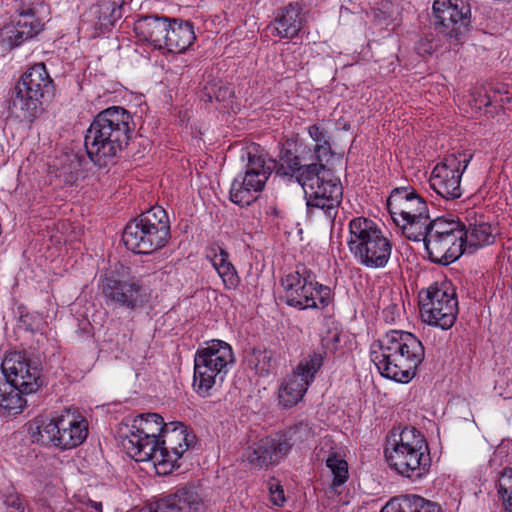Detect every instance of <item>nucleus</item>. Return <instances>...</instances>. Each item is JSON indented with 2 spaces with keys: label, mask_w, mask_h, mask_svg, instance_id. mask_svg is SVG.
I'll return each instance as SVG.
<instances>
[{
  "label": "nucleus",
  "mask_w": 512,
  "mask_h": 512,
  "mask_svg": "<svg viewBox=\"0 0 512 512\" xmlns=\"http://www.w3.org/2000/svg\"><path fill=\"white\" fill-rule=\"evenodd\" d=\"M464 231L462 240L465 252L473 253L476 249L493 244L495 241L492 226L485 222L469 224L468 228L464 226Z\"/></svg>",
  "instance_id": "nucleus-32"
},
{
  "label": "nucleus",
  "mask_w": 512,
  "mask_h": 512,
  "mask_svg": "<svg viewBox=\"0 0 512 512\" xmlns=\"http://www.w3.org/2000/svg\"><path fill=\"white\" fill-rule=\"evenodd\" d=\"M470 158L465 155H448L438 163L429 178L430 187L446 200L458 199L462 196L461 177L468 166Z\"/></svg>",
  "instance_id": "nucleus-17"
},
{
  "label": "nucleus",
  "mask_w": 512,
  "mask_h": 512,
  "mask_svg": "<svg viewBox=\"0 0 512 512\" xmlns=\"http://www.w3.org/2000/svg\"><path fill=\"white\" fill-rule=\"evenodd\" d=\"M102 292L106 299L128 309H134L143 303L145 289L138 279H118L114 273L105 276L102 282Z\"/></svg>",
  "instance_id": "nucleus-21"
},
{
  "label": "nucleus",
  "mask_w": 512,
  "mask_h": 512,
  "mask_svg": "<svg viewBox=\"0 0 512 512\" xmlns=\"http://www.w3.org/2000/svg\"><path fill=\"white\" fill-rule=\"evenodd\" d=\"M291 449L287 439L271 436L250 440L243 454L249 465L256 469H267L276 465L280 459Z\"/></svg>",
  "instance_id": "nucleus-19"
},
{
  "label": "nucleus",
  "mask_w": 512,
  "mask_h": 512,
  "mask_svg": "<svg viewBox=\"0 0 512 512\" xmlns=\"http://www.w3.org/2000/svg\"><path fill=\"white\" fill-rule=\"evenodd\" d=\"M78 335L79 337L83 338V332H85L86 335L90 334V324L87 321L81 320L79 322V329H78Z\"/></svg>",
  "instance_id": "nucleus-48"
},
{
  "label": "nucleus",
  "mask_w": 512,
  "mask_h": 512,
  "mask_svg": "<svg viewBox=\"0 0 512 512\" xmlns=\"http://www.w3.org/2000/svg\"><path fill=\"white\" fill-rule=\"evenodd\" d=\"M54 95V83L44 63L30 67L15 86L9 102L10 116L32 123L44 112V103Z\"/></svg>",
  "instance_id": "nucleus-2"
},
{
  "label": "nucleus",
  "mask_w": 512,
  "mask_h": 512,
  "mask_svg": "<svg viewBox=\"0 0 512 512\" xmlns=\"http://www.w3.org/2000/svg\"><path fill=\"white\" fill-rule=\"evenodd\" d=\"M500 94V92L498 93V95ZM506 102H510V97L506 96L505 98L504 97H499L498 96V102L496 104H500L501 106L506 103Z\"/></svg>",
  "instance_id": "nucleus-50"
},
{
  "label": "nucleus",
  "mask_w": 512,
  "mask_h": 512,
  "mask_svg": "<svg viewBox=\"0 0 512 512\" xmlns=\"http://www.w3.org/2000/svg\"><path fill=\"white\" fill-rule=\"evenodd\" d=\"M436 48L437 44L434 43V39L431 34L421 37L415 44V51L421 57L430 56Z\"/></svg>",
  "instance_id": "nucleus-43"
},
{
  "label": "nucleus",
  "mask_w": 512,
  "mask_h": 512,
  "mask_svg": "<svg viewBox=\"0 0 512 512\" xmlns=\"http://www.w3.org/2000/svg\"><path fill=\"white\" fill-rule=\"evenodd\" d=\"M271 501L277 506H282L285 502L284 491L280 485L270 486Z\"/></svg>",
  "instance_id": "nucleus-45"
},
{
  "label": "nucleus",
  "mask_w": 512,
  "mask_h": 512,
  "mask_svg": "<svg viewBox=\"0 0 512 512\" xmlns=\"http://www.w3.org/2000/svg\"><path fill=\"white\" fill-rule=\"evenodd\" d=\"M194 439L195 435L189 433L183 423L171 422L167 424L150 460L163 470L162 473L171 472L179 467L176 464L178 459L187 451Z\"/></svg>",
  "instance_id": "nucleus-14"
},
{
  "label": "nucleus",
  "mask_w": 512,
  "mask_h": 512,
  "mask_svg": "<svg viewBox=\"0 0 512 512\" xmlns=\"http://www.w3.org/2000/svg\"><path fill=\"white\" fill-rule=\"evenodd\" d=\"M166 38L167 45H164L163 49H167L170 53L186 51L196 39L193 24L189 21L172 18Z\"/></svg>",
  "instance_id": "nucleus-28"
},
{
  "label": "nucleus",
  "mask_w": 512,
  "mask_h": 512,
  "mask_svg": "<svg viewBox=\"0 0 512 512\" xmlns=\"http://www.w3.org/2000/svg\"><path fill=\"white\" fill-rule=\"evenodd\" d=\"M18 20L15 26L6 28L3 42L10 48L21 45L24 41L33 38L43 29V22L37 17L34 7H19Z\"/></svg>",
  "instance_id": "nucleus-23"
},
{
  "label": "nucleus",
  "mask_w": 512,
  "mask_h": 512,
  "mask_svg": "<svg viewBox=\"0 0 512 512\" xmlns=\"http://www.w3.org/2000/svg\"><path fill=\"white\" fill-rule=\"evenodd\" d=\"M403 235L413 241H423L426 245V239L430 237V215L425 213L424 218L411 217L409 219L399 220L398 225Z\"/></svg>",
  "instance_id": "nucleus-33"
},
{
  "label": "nucleus",
  "mask_w": 512,
  "mask_h": 512,
  "mask_svg": "<svg viewBox=\"0 0 512 512\" xmlns=\"http://www.w3.org/2000/svg\"><path fill=\"white\" fill-rule=\"evenodd\" d=\"M77 162L70 160V163H64L57 169L56 177L63 178V181L67 184H72L77 179Z\"/></svg>",
  "instance_id": "nucleus-42"
},
{
  "label": "nucleus",
  "mask_w": 512,
  "mask_h": 512,
  "mask_svg": "<svg viewBox=\"0 0 512 512\" xmlns=\"http://www.w3.org/2000/svg\"><path fill=\"white\" fill-rule=\"evenodd\" d=\"M347 244L357 262L372 269L384 268L392 252L390 240L374 221L365 217L350 221Z\"/></svg>",
  "instance_id": "nucleus-4"
},
{
  "label": "nucleus",
  "mask_w": 512,
  "mask_h": 512,
  "mask_svg": "<svg viewBox=\"0 0 512 512\" xmlns=\"http://www.w3.org/2000/svg\"><path fill=\"white\" fill-rule=\"evenodd\" d=\"M130 113L120 106L99 112L88 127L84 146L89 159L99 167H106L128 146L133 132Z\"/></svg>",
  "instance_id": "nucleus-1"
},
{
  "label": "nucleus",
  "mask_w": 512,
  "mask_h": 512,
  "mask_svg": "<svg viewBox=\"0 0 512 512\" xmlns=\"http://www.w3.org/2000/svg\"><path fill=\"white\" fill-rule=\"evenodd\" d=\"M325 351H314L301 360L279 389V402L285 408L295 406L303 397L315 374L323 365Z\"/></svg>",
  "instance_id": "nucleus-15"
},
{
  "label": "nucleus",
  "mask_w": 512,
  "mask_h": 512,
  "mask_svg": "<svg viewBox=\"0 0 512 512\" xmlns=\"http://www.w3.org/2000/svg\"><path fill=\"white\" fill-rule=\"evenodd\" d=\"M137 512H161L159 509V499L154 504L150 503L139 508Z\"/></svg>",
  "instance_id": "nucleus-47"
},
{
  "label": "nucleus",
  "mask_w": 512,
  "mask_h": 512,
  "mask_svg": "<svg viewBox=\"0 0 512 512\" xmlns=\"http://www.w3.org/2000/svg\"><path fill=\"white\" fill-rule=\"evenodd\" d=\"M217 249L219 253H216V249H212L211 252H213V255H209L211 257L212 264L216 271H218L219 268H223L231 263L228 261V253L221 247H217Z\"/></svg>",
  "instance_id": "nucleus-44"
},
{
  "label": "nucleus",
  "mask_w": 512,
  "mask_h": 512,
  "mask_svg": "<svg viewBox=\"0 0 512 512\" xmlns=\"http://www.w3.org/2000/svg\"><path fill=\"white\" fill-rule=\"evenodd\" d=\"M380 512H442L436 502L419 495H400L388 501Z\"/></svg>",
  "instance_id": "nucleus-29"
},
{
  "label": "nucleus",
  "mask_w": 512,
  "mask_h": 512,
  "mask_svg": "<svg viewBox=\"0 0 512 512\" xmlns=\"http://www.w3.org/2000/svg\"><path fill=\"white\" fill-rule=\"evenodd\" d=\"M384 454L390 468L409 479L421 478L430 467L428 450L387 446Z\"/></svg>",
  "instance_id": "nucleus-18"
},
{
  "label": "nucleus",
  "mask_w": 512,
  "mask_h": 512,
  "mask_svg": "<svg viewBox=\"0 0 512 512\" xmlns=\"http://www.w3.org/2000/svg\"><path fill=\"white\" fill-rule=\"evenodd\" d=\"M386 334L400 346L399 355L402 358L410 359L413 366H420L425 358V349L415 335L402 330H390Z\"/></svg>",
  "instance_id": "nucleus-31"
},
{
  "label": "nucleus",
  "mask_w": 512,
  "mask_h": 512,
  "mask_svg": "<svg viewBox=\"0 0 512 512\" xmlns=\"http://www.w3.org/2000/svg\"><path fill=\"white\" fill-rule=\"evenodd\" d=\"M433 25L450 43H462L471 27L469 0H434Z\"/></svg>",
  "instance_id": "nucleus-11"
},
{
  "label": "nucleus",
  "mask_w": 512,
  "mask_h": 512,
  "mask_svg": "<svg viewBox=\"0 0 512 512\" xmlns=\"http://www.w3.org/2000/svg\"><path fill=\"white\" fill-rule=\"evenodd\" d=\"M419 307L423 322L450 329L458 313V301L453 290L446 284L434 283L419 293Z\"/></svg>",
  "instance_id": "nucleus-9"
},
{
  "label": "nucleus",
  "mask_w": 512,
  "mask_h": 512,
  "mask_svg": "<svg viewBox=\"0 0 512 512\" xmlns=\"http://www.w3.org/2000/svg\"><path fill=\"white\" fill-rule=\"evenodd\" d=\"M378 344L380 351H373L371 357L380 374L400 383L411 381L418 367L413 366L410 359L399 355L400 346L394 339L385 334L378 340Z\"/></svg>",
  "instance_id": "nucleus-16"
},
{
  "label": "nucleus",
  "mask_w": 512,
  "mask_h": 512,
  "mask_svg": "<svg viewBox=\"0 0 512 512\" xmlns=\"http://www.w3.org/2000/svg\"><path fill=\"white\" fill-rule=\"evenodd\" d=\"M497 487L503 504L510 502L512 499V468L503 469L498 478Z\"/></svg>",
  "instance_id": "nucleus-39"
},
{
  "label": "nucleus",
  "mask_w": 512,
  "mask_h": 512,
  "mask_svg": "<svg viewBox=\"0 0 512 512\" xmlns=\"http://www.w3.org/2000/svg\"><path fill=\"white\" fill-rule=\"evenodd\" d=\"M3 386H12L24 393H36L44 384L42 368L38 360L22 352H11L4 358L1 370Z\"/></svg>",
  "instance_id": "nucleus-13"
},
{
  "label": "nucleus",
  "mask_w": 512,
  "mask_h": 512,
  "mask_svg": "<svg viewBox=\"0 0 512 512\" xmlns=\"http://www.w3.org/2000/svg\"><path fill=\"white\" fill-rule=\"evenodd\" d=\"M169 237V218L161 206L151 207L129 221L122 233L124 245L135 254H151L163 248Z\"/></svg>",
  "instance_id": "nucleus-3"
},
{
  "label": "nucleus",
  "mask_w": 512,
  "mask_h": 512,
  "mask_svg": "<svg viewBox=\"0 0 512 512\" xmlns=\"http://www.w3.org/2000/svg\"><path fill=\"white\" fill-rule=\"evenodd\" d=\"M91 506L99 511V512H102V503L101 502H95V501H91Z\"/></svg>",
  "instance_id": "nucleus-49"
},
{
  "label": "nucleus",
  "mask_w": 512,
  "mask_h": 512,
  "mask_svg": "<svg viewBox=\"0 0 512 512\" xmlns=\"http://www.w3.org/2000/svg\"><path fill=\"white\" fill-rule=\"evenodd\" d=\"M32 442L62 450L81 445L88 436V423L80 415L66 411L53 419H40L29 425Z\"/></svg>",
  "instance_id": "nucleus-5"
},
{
  "label": "nucleus",
  "mask_w": 512,
  "mask_h": 512,
  "mask_svg": "<svg viewBox=\"0 0 512 512\" xmlns=\"http://www.w3.org/2000/svg\"><path fill=\"white\" fill-rule=\"evenodd\" d=\"M303 155H306V152L296 155L284 146L279 154L277 174L295 178L297 183L304 185L305 179L316 175L314 171H316L317 163L314 161L305 162Z\"/></svg>",
  "instance_id": "nucleus-25"
},
{
  "label": "nucleus",
  "mask_w": 512,
  "mask_h": 512,
  "mask_svg": "<svg viewBox=\"0 0 512 512\" xmlns=\"http://www.w3.org/2000/svg\"><path fill=\"white\" fill-rule=\"evenodd\" d=\"M287 305L305 310L324 309L332 301L330 287L316 281L315 274L304 264H298L294 272L281 280Z\"/></svg>",
  "instance_id": "nucleus-6"
},
{
  "label": "nucleus",
  "mask_w": 512,
  "mask_h": 512,
  "mask_svg": "<svg viewBox=\"0 0 512 512\" xmlns=\"http://www.w3.org/2000/svg\"><path fill=\"white\" fill-rule=\"evenodd\" d=\"M161 512H203V500L192 486H183L159 499Z\"/></svg>",
  "instance_id": "nucleus-26"
},
{
  "label": "nucleus",
  "mask_w": 512,
  "mask_h": 512,
  "mask_svg": "<svg viewBox=\"0 0 512 512\" xmlns=\"http://www.w3.org/2000/svg\"><path fill=\"white\" fill-rule=\"evenodd\" d=\"M234 363L231 346L222 340H212L206 347L197 350L194 357L193 386L203 397L219 379L221 382L227 373V367Z\"/></svg>",
  "instance_id": "nucleus-7"
},
{
  "label": "nucleus",
  "mask_w": 512,
  "mask_h": 512,
  "mask_svg": "<svg viewBox=\"0 0 512 512\" xmlns=\"http://www.w3.org/2000/svg\"><path fill=\"white\" fill-rule=\"evenodd\" d=\"M388 211L395 222L416 217L423 219L429 212L425 199L412 186L394 188L387 199Z\"/></svg>",
  "instance_id": "nucleus-20"
},
{
  "label": "nucleus",
  "mask_w": 512,
  "mask_h": 512,
  "mask_svg": "<svg viewBox=\"0 0 512 512\" xmlns=\"http://www.w3.org/2000/svg\"><path fill=\"white\" fill-rule=\"evenodd\" d=\"M171 18L147 15L136 21L134 31L141 41L150 43L156 49L167 45L168 28Z\"/></svg>",
  "instance_id": "nucleus-24"
},
{
  "label": "nucleus",
  "mask_w": 512,
  "mask_h": 512,
  "mask_svg": "<svg viewBox=\"0 0 512 512\" xmlns=\"http://www.w3.org/2000/svg\"><path fill=\"white\" fill-rule=\"evenodd\" d=\"M273 27L275 34L281 38H293L303 26L301 8L297 4H289L279 10Z\"/></svg>",
  "instance_id": "nucleus-30"
},
{
  "label": "nucleus",
  "mask_w": 512,
  "mask_h": 512,
  "mask_svg": "<svg viewBox=\"0 0 512 512\" xmlns=\"http://www.w3.org/2000/svg\"><path fill=\"white\" fill-rule=\"evenodd\" d=\"M456 231H464V224L458 220L443 217L430 219V237L455 235Z\"/></svg>",
  "instance_id": "nucleus-37"
},
{
  "label": "nucleus",
  "mask_w": 512,
  "mask_h": 512,
  "mask_svg": "<svg viewBox=\"0 0 512 512\" xmlns=\"http://www.w3.org/2000/svg\"><path fill=\"white\" fill-rule=\"evenodd\" d=\"M166 426L160 414H140L130 427L126 425L128 432L120 435L122 446L135 461H150Z\"/></svg>",
  "instance_id": "nucleus-8"
},
{
  "label": "nucleus",
  "mask_w": 512,
  "mask_h": 512,
  "mask_svg": "<svg viewBox=\"0 0 512 512\" xmlns=\"http://www.w3.org/2000/svg\"><path fill=\"white\" fill-rule=\"evenodd\" d=\"M247 365L261 376L268 375L276 366L274 352L267 348H252L246 354Z\"/></svg>",
  "instance_id": "nucleus-34"
},
{
  "label": "nucleus",
  "mask_w": 512,
  "mask_h": 512,
  "mask_svg": "<svg viewBox=\"0 0 512 512\" xmlns=\"http://www.w3.org/2000/svg\"><path fill=\"white\" fill-rule=\"evenodd\" d=\"M499 90H494L493 93L487 91L477 90L473 96L474 107L481 109L482 107H489L498 102Z\"/></svg>",
  "instance_id": "nucleus-41"
},
{
  "label": "nucleus",
  "mask_w": 512,
  "mask_h": 512,
  "mask_svg": "<svg viewBox=\"0 0 512 512\" xmlns=\"http://www.w3.org/2000/svg\"><path fill=\"white\" fill-rule=\"evenodd\" d=\"M4 503L8 508L24 509L20 497L17 493L11 492L5 495Z\"/></svg>",
  "instance_id": "nucleus-46"
},
{
  "label": "nucleus",
  "mask_w": 512,
  "mask_h": 512,
  "mask_svg": "<svg viewBox=\"0 0 512 512\" xmlns=\"http://www.w3.org/2000/svg\"><path fill=\"white\" fill-rule=\"evenodd\" d=\"M316 175L305 179L301 185L305 192L308 209L318 208L323 210L328 219L333 220L337 215V207L341 203L343 187L339 179L335 178L326 164L317 163Z\"/></svg>",
  "instance_id": "nucleus-10"
},
{
  "label": "nucleus",
  "mask_w": 512,
  "mask_h": 512,
  "mask_svg": "<svg viewBox=\"0 0 512 512\" xmlns=\"http://www.w3.org/2000/svg\"><path fill=\"white\" fill-rule=\"evenodd\" d=\"M326 466L331 470L334 476V486H340L346 482L348 478V465L345 460L338 458L336 455H332L326 460Z\"/></svg>",
  "instance_id": "nucleus-38"
},
{
  "label": "nucleus",
  "mask_w": 512,
  "mask_h": 512,
  "mask_svg": "<svg viewBox=\"0 0 512 512\" xmlns=\"http://www.w3.org/2000/svg\"><path fill=\"white\" fill-rule=\"evenodd\" d=\"M396 435H393L395 437ZM392 447L403 449H422L428 450V445L423 435L414 427H405L398 435V439L394 438Z\"/></svg>",
  "instance_id": "nucleus-36"
},
{
  "label": "nucleus",
  "mask_w": 512,
  "mask_h": 512,
  "mask_svg": "<svg viewBox=\"0 0 512 512\" xmlns=\"http://www.w3.org/2000/svg\"><path fill=\"white\" fill-rule=\"evenodd\" d=\"M219 276L221 277L225 288L227 289H236L240 283V278L235 270V267L232 263L228 264L223 268H219L217 271Z\"/></svg>",
  "instance_id": "nucleus-40"
},
{
  "label": "nucleus",
  "mask_w": 512,
  "mask_h": 512,
  "mask_svg": "<svg viewBox=\"0 0 512 512\" xmlns=\"http://www.w3.org/2000/svg\"><path fill=\"white\" fill-rule=\"evenodd\" d=\"M465 231H456L455 235L433 236L426 239V251L429 259L440 265L456 261L464 252L462 237Z\"/></svg>",
  "instance_id": "nucleus-22"
},
{
  "label": "nucleus",
  "mask_w": 512,
  "mask_h": 512,
  "mask_svg": "<svg viewBox=\"0 0 512 512\" xmlns=\"http://www.w3.org/2000/svg\"><path fill=\"white\" fill-rule=\"evenodd\" d=\"M504 506H505V509L507 512H512V498H511V501L505 503Z\"/></svg>",
  "instance_id": "nucleus-51"
},
{
  "label": "nucleus",
  "mask_w": 512,
  "mask_h": 512,
  "mask_svg": "<svg viewBox=\"0 0 512 512\" xmlns=\"http://www.w3.org/2000/svg\"><path fill=\"white\" fill-rule=\"evenodd\" d=\"M246 155L245 172L235 177L230 189V200L240 207L249 206L258 199L272 173L262 156L251 152H246Z\"/></svg>",
  "instance_id": "nucleus-12"
},
{
  "label": "nucleus",
  "mask_w": 512,
  "mask_h": 512,
  "mask_svg": "<svg viewBox=\"0 0 512 512\" xmlns=\"http://www.w3.org/2000/svg\"><path fill=\"white\" fill-rule=\"evenodd\" d=\"M307 132L315 145L312 149L309 148L306 151V155H303L304 161H314L321 164L329 163L335 154L331 146L329 132L319 124L310 125Z\"/></svg>",
  "instance_id": "nucleus-27"
},
{
  "label": "nucleus",
  "mask_w": 512,
  "mask_h": 512,
  "mask_svg": "<svg viewBox=\"0 0 512 512\" xmlns=\"http://www.w3.org/2000/svg\"><path fill=\"white\" fill-rule=\"evenodd\" d=\"M125 0H103L98 6L96 26L101 31H109L115 22L122 17V5Z\"/></svg>",
  "instance_id": "nucleus-35"
}]
</instances>
